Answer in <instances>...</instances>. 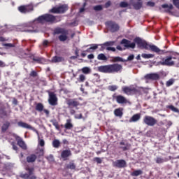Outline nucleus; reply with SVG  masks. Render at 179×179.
Returning <instances> with one entry per match:
<instances>
[{
  "instance_id": "aec40b11",
  "label": "nucleus",
  "mask_w": 179,
  "mask_h": 179,
  "mask_svg": "<svg viewBox=\"0 0 179 179\" xmlns=\"http://www.w3.org/2000/svg\"><path fill=\"white\" fill-rule=\"evenodd\" d=\"M141 120V114L137 113L134 115L129 120V122H136Z\"/></svg>"
},
{
  "instance_id": "a211bd4d",
  "label": "nucleus",
  "mask_w": 179,
  "mask_h": 179,
  "mask_svg": "<svg viewBox=\"0 0 179 179\" xmlns=\"http://www.w3.org/2000/svg\"><path fill=\"white\" fill-rule=\"evenodd\" d=\"M145 79H150L151 80H157L159 78L160 76H159V74L154 73H150V74H147L145 76Z\"/></svg>"
},
{
  "instance_id": "69168bd1",
  "label": "nucleus",
  "mask_w": 179,
  "mask_h": 179,
  "mask_svg": "<svg viewBox=\"0 0 179 179\" xmlns=\"http://www.w3.org/2000/svg\"><path fill=\"white\" fill-rule=\"evenodd\" d=\"M11 145H13V149L14 150H17V146L15 145V143H12Z\"/></svg>"
},
{
  "instance_id": "f03ea898",
  "label": "nucleus",
  "mask_w": 179,
  "mask_h": 179,
  "mask_svg": "<svg viewBox=\"0 0 179 179\" xmlns=\"http://www.w3.org/2000/svg\"><path fill=\"white\" fill-rule=\"evenodd\" d=\"M134 43L137 44L138 48H142L143 50H150V51L155 52L159 55L166 53V50H160L155 45H149L147 41L142 40L141 38H136L134 39Z\"/></svg>"
},
{
  "instance_id": "864d4df0",
  "label": "nucleus",
  "mask_w": 179,
  "mask_h": 179,
  "mask_svg": "<svg viewBox=\"0 0 179 179\" xmlns=\"http://www.w3.org/2000/svg\"><path fill=\"white\" fill-rule=\"evenodd\" d=\"M155 3L153 1H148L147 2V6H150L151 8H153L155 6Z\"/></svg>"
},
{
  "instance_id": "412c9836",
  "label": "nucleus",
  "mask_w": 179,
  "mask_h": 179,
  "mask_svg": "<svg viewBox=\"0 0 179 179\" xmlns=\"http://www.w3.org/2000/svg\"><path fill=\"white\" fill-rule=\"evenodd\" d=\"M32 60L34 62H37V64H44V62H45V59L43 57H33Z\"/></svg>"
},
{
  "instance_id": "774afa93",
  "label": "nucleus",
  "mask_w": 179,
  "mask_h": 179,
  "mask_svg": "<svg viewBox=\"0 0 179 179\" xmlns=\"http://www.w3.org/2000/svg\"><path fill=\"white\" fill-rule=\"evenodd\" d=\"M116 48L119 50V51H122L124 49H122V48L121 47V45H117L116 47Z\"/></svg>"
},
{
  "instance_id": "13d9d810",
  "label": "nucleus",
  "mask_w": 179,
  "mask_h": 179,
  "mask_svg": "<svg viewBox=\"0 0 179 179\" xmlns=\"http://www.w3.org/2000/svg\"><path fill=\"white\" fill-rule=\"evenodd\" d=\"M3 47H13L12 43H1Z\"/></svg>"
},
{
  "instance_id": "a878e982",
  "label": "nucleus",
  "mask_w": 179,
  "mask_h": 179,
  "mask_svg": "<svg viewBox=\"0 0 179 179\" xmlns=\"http://www.w3.org/2000/svg\"><path fill=\"white\" fill-rule=\"evenodd\" d=\"M122 108H117L114 110V114L115 115V117H120V118H121V117H122L123 115V113H122Z\"/></svg>"
},
{
  "instance_id": "c03bdc74",
  "label": "nucleus",
  "mask_w": 179,
  "mask_h": 179,
  "mask_svg": "<svg viewBox=\"0 0 179 179\" xmlns=\"http://www.w3.org/2000/svg\"><path fill=\"white\" fill-rule=\"evenodd\" d=\"M174 83V80L173 79H170L169 80H168L166 83V85L167 87L171 86Z\"/></svg>"
},
{
  "instance_id": "bf43d9fd",
  "label": "nucleus",
  "mask_w": 179,
  "mask_h": 179,
  "mask_svg": "<svg viewBox=\"0 0 179 179\" xmlns=\"http://www.w3.org/2000/svg\"><path fill=\"white\" fill-rule=\"evenodd\" d=\"M134 58H135V55H130L128 58H127V61H132L134 60Z\"/></svg>"
},
{
  "instance_id": "ddd939ff",
  "label": "nucleus",
  "mask_w": 179,
  "mask_h": 179,
  "mask_svg": "<svg viewBox=\"0 0 179 179\" xmlns=\"http://www.w3.org/2000/svg\"><path fill=\"white\" fill-rule=\"evenodd\" d=\"M113 166L118 169H123L124 167H127V162L124 159H119L113 162Z\"/></svg>"
},
{
  "instance_id": "0eeeda50",
  "label": "nucleus",
  "mask_w": 179,
  "mask_h": 179,
  "mask_svg": "<svg viewBox=\"0 0 179 179\" xmlns=\"http://www.w3.org/2000/svg\"><path fill=\"white\" fill-rule=\"evenodd\" d=\"M48 94V103L50 106H57L58 105V97L57 96V94L54 92H51L50 90L47 91Z\"/></svg>"
},
{
  "instance_id": "3c124183",
  "label": "nucleus",
  "mask_w": 179,
  "mask_h": 179,
  "mask_svg": "<svg viewBox=\"0 0 179 179\" xmlns=\"http://www.w3.org/2000/svg\"><path fill=\"white\" fill-rule=\"evenodd\" d=\"M102 9H103V6H101V5L94 6V10H101Z\"/></svg>"
},
{
  "instance_id": "f8f14e48",
  "label": "nucleus",
  "mask_w": 179,
  "mask_h": 179,
  "mask_svg": "<svg viewBox=\"0 0 179 179\" xmlns=\"http://www.w3.org/2000/svg\"><path fill=\"white\" fill-rule=\"evenodd\" d=\"M17 125L18 127H21V128H26L27 129H32V131H34V132H36V134H37V135L38 136V131H37L33 127L30 126V124L23 122H18Z\"/></svg>"
},
{
  "instance_id": "de8ad7c7",
  "label": "nucleus",
  "mask_w": 179,
  "mask_h": 179,
  "mask_svg": "<svg viewBox=\"0 0 179 179\" xmlns=\"http://www.w3.org/2000/svg\"><path fill=\"white\" fill-rule=\"evenodd\" d=\"M169 108L174 113H179L178 108L174 107L173 105L169 106Z\"/></svg>"
},
{
  "instance_id": "e433bc0d",
  "label": "nucleus",
  "mask_w": 179,
  "mask_h": 179,
  "mask_svg": "<svg viewBox=\"0 0 179 179\" xmlns=\"http://www.w3.org/2000/svg\"><path fill=\"white\" fill-rule=\"evenodd\" d=\"M134 9L139 10L142 8V2H136L133 4Z\"/></svg>"
},
{
  "instance_id": "a19ab883",
  "label": "nucleus",
  "mask_w": 179,
  "mask_h": 179,
  "mask_svg": "<svg viewBox=\"0 0 179 179\" xmlns=\"http://www.w3.org/2000/svg\"><path fill=\"white\" fill-rule=\"evenodd\" d=\"M91 47L90 48V49L91 50V51H94L95 50H97V48H99V45H97V44H92L90 45Z\"/></svg>"
},
{
  "instance_id": "6e6d98bb",
  "label": "nucleus",
  "mask_w": 179,
  "mask_h": 179,
  "mask_svg": "<svg viewBox=\"0 0 179 179\" xmlns=\"http://www.w3.org/2000/svg\"><path fill=\"white\" fill-rule=\"evenodd\" d=\"M106 50L107 51H113V52H115L116 51L115 48H113V47H107Z\"/></svg>"
},
{
  "instance_id": "4468645a",
  "label": "nucleus",
  "mask_w": 179,
  "mask_h": 179,
  "mask_svg": "<svg viewBox=\"0 0 179 179\" xmlns=\"http://www.w3.org/2000/svg\"><path fill=\"white\" fill-rule=\"evenodd\" d=\"M120 44H122L125 48H135V43H131L129 40L122 39L120 42Z\"/></svg>"
},
{
  "instance_id": "20e7f679",
  "label": "nucleus",
  "mask_w": 179,
  "mask_h": 179,
  "mask_svg": "<svg viewBox=\"0 0 179 179\" xmlns=\"http://www.w3.org/2000/svg\"><path fill=\"white\" fill-rule=\"evenodd\" d=\"M122 91L125 94L128 96H132L133 94H136V93H141L145 90V88L143 87H138L136 85H130L129 87H123Z\"/></svg>"
},
{
  "instance_id": "cd10ccee",
  "label": "nucleus",
  "mask_w": 179,
  "mask_h": 179,
  "mask_svg": "<svg viewBox=\"0 0 179 179\" xmlns=\"http://www.w3.org/2000/svg\"><path fill=\"white\" fill-rule=\"evenodd\" d=\"M52 146L53 148H55V149H58L59 146H61V142L58 139H55L52 141Z\"/></svg>"
},
{
  "instance_id": "052dcab7",
  "label": "nucleus",
  "mask_w": 179,
  "mask_h": 179,
  "mask_svg": "<svg viewBox=\"0 0 179 179\" xmlns=\"http://www.w3.org/2000/svg\"><path fill=\"white\" fill-rule=\"evenodd\" d=\"M111 6V1H109L106 3L105 8H109V6Z\"/></svg>"
},
{
  "instance_id": "603ef678",
  "label": "nucleus",
  "mask_w": 179,
  "mask_h": 179,
  "mask_svg": "<svg viewBox=\"0 0 179 179\" xmlns=\"http://www.w3.org/2000/svg\"><path fill=\"white\" fill-rule=\"evenodd\" d=\"M173 5L179 9V0H173Z\"/></svg>"
},
{
  "instance_id": "7ed1b4c3",
  "label": "nucleus",
  "mask_w": 179,
  "mask_h": 179,
  "mask_svg": "<svg viewBox=\"0 0 179 179\" xmlns=\"http://www.w3.org/2000/svg\"><path fill=\"white\" fill-rule=\"evenodd\" d=\"M99 72L102 73H121L122 72V65L115 63L105 66H98Z\"/></svg>"
},
{
  "instance_id": "4c0bfd02",
  "label": "nucleus",
  "mask_w": 179,
  "mask_h": 179,
  "mask_svg": "<svg viewBox=\"0 0 179 179\" xmlns=\"http://www.w3.org/2000/svg\"><path fill=\"white\" fill-rule=\"evenodd\" d=\"M67 34H62V35L59 36V40L60 41H66L68 36Z\"/></svg>"
},
{
  "instance_id": "39448f33",
  "label": "nucleus",
  "mask_w": 179,
  "mask_h": 179,
  "mask_svg": "<svg viewBox=\"0 0 179 179\" xmlns=\"http://www.w3.org/2000/svg\"><path fill=\"white\" fill-rule=\"evenodd\" d=\"M24 169L27 173H21L20 174L21 178L37 179V176H36V175L34 174V167L26 166Z\"/></svg>"
},
{
  "instance_id": "37998d69",
  "label": "nucleus",
  "mask_w": 179,
  "mask_h": 179,
  "mask_svg": "<svg viewBox=\"0 0 179 179\" xmlns=\"http://www.w3.org/2000/svg\"><path fill=\"white\" fill-rule=\"evenodd\" d=\"M29 76H31V78H36V76H38V74L37 73V71H31Z\"/></svg>"
},
{
  "instance_id": "8fccbe9b",
  "label": "nucleus",
  "mask_w": 179,
  "mask_h": 179,
  "mask_svg": "<svg viewBox=\"0 0 179 179\" xmlns=\"http://www.w3.org/2000/svg\"><path fill=\"white\" fill-rule=\"evenodd\" d=\"M94 160L98 164H101V163L103 162V160H101V158L100 157H95L94 158Z\"/></svg>"
},
{
  "instance_id": "e2e57ef3",
  "label": "nucleus",
  "mask_w": 179,
  "mask_h": 179,
  "mask_svg": "<svg viewBox=\"0 0 179 179\" xmlns=\"http://www.w3.org/2000/svg\"><path fill=\"white\" fill-rule=\"evenodd\" d=\"M62 142L64 145H69V141H68L66 139H63Z\"/></svg>"
},
{
  "instance_id": "c756f323",
  "label": "nucleus",
  "mask_w": 179,
  "mask_h": 179,
  "mask_svg": "<svg viewBox=\"0 0 179 179\" xmlns=\"http://www.w3.org/2000/svg\"><path fill=\"white\" fill-rule=\"evenodd\" d=\"M81 71L83 72V73H84L85 75H89V73H92V69L90 67H83L81 69Z\"/></svg>"
},
{
  "instance_id": "f257e3e1",
  "label": "nucleus",
  "mask_w": 179,
  "mask_h": 179,
  "mask_svg": "<svg viewBox=\"0 0 179 179\" xmlns=\"http://www.w3.org/2000/svg\"><path fill=\"white\" fill-rule=\"evenodd\" d=\"M59 22V20H57V17L51 14H44L39 16L32 22H27L19 26L20 31H27V33H36L37 32V27L40 23L44 24V23H57Z\"/></svg>"
},
{
  "instance_id": "2eb2a0df",
  "label": "nucleus",
  "mask_w": 179,
  "mask_h": 179,
  "mask_svg": "<svg viewBox=\"0 0 179 179\" xmlns=\"http://www.w3.org/2000/svg\"><path fill=\"white\" fill-rule=\"evenodd\" d=\"M71 156H72V151L70 149L64 150L61 152V157L64 160H68V158Z\"/></svg>"
},
{
  "instance_id": "dca6fc26",
  "label": "nucleus",
  "mask_w": 179,
  "mask_h": 179,
  "mask_svg": "<svg viewBox=\"0 0 179 179\" xmlns=\"http://www.w3.org/2000/svg\"><path fill=\"white\" fill-rule=\"evenodd\" d=\"M115 100L118 104H127L128 103V99L125 98L124 96L118 95L115 96Z\"/></svg>"
},
{
  "instance_id": "5701e85b",
  "label": "nucleus",
  "mask_w": 179,
  "mask_h": 179,
  "mask_svg": "<svg viewBox=\"0 0 179 179\" xmlns=\"http://www.w3.org/2000/svg\"><path fill=\"white\" fill-rule=\"evenodd\" d=\"M64 128L65 129H72V128H73V124H72V120L71 119L66 120V122L64 124Z\"/></svg>"
},
{
  "instance_id": "f704fd0d",
  "label": "nucleus",
  "mask_w": 179,
  "mask_h": 179,
  "mask_svg": "<svg viewBox=\"0 0 179 179\" xmlns=\"http://www.w3.org/2000/svg\"><path fill=\"white\" fill-rule=\"evenodd\" d=\"M97 59H99V61H107V57L105 54L101 53L98 55Z\"/></svg>"
},
{
  "instance_id": "4d7b16f0",
  "label": "nucleus",
  "mask_w": 179,
  "mask_h": 179,
  "mask_svg": "<svg viewBox=\"0 0 179 179\" xmlns=\"http://www.w3.org/2000/svg\"><path fill=\"white\" fill-rule=\"evenodd\" d=\"M75 118L76 120H82V118H83V115H82V113L80 114H77V115H75Z\"/></svg>"
},
{
  "instance_id": "6e6552de",
  "label": "nucleus",
  "mask_w": 179,
  "mask_h": 179,
  "mask_svg": "<svg viewBox=\"0 0 179 179\" xmlns=\"http://www.w3.org/2000/svg\"><path fill=\"white\" fill-rule=\"evenodd\" d=\"M143 121L148 127H155L157 124V120L155 117L149 115L144 116Z\"/></svg>"
},
{
  "instance_id": "0e129e2a",
  "label": "nucleus",
  "mask_w": 179,
  "mask_h": 179,
  "mask_svg": "<svg viewBox=\"0 0 179 179\" xmlns=\"http://www.w3.org/2000/svg\"><path fill=\"white\" fill-rule=\"evenodd\" d=\"M94 76H96V82H99V80L100 79V76L98 73H95V74H94Z\"/></svg>"
},
{
  "instance_id": "49530a36",
  "label": "nucleus",
  "mask_w": 179,
  "mask_h": 179,
  "mask_svg": "<svg viewBox=\"0 0 179 179\" xmlns=\"http://www.w3.org/2000/svg\"><path fill=\"white\" fill-rule=\"evenodd\" d=\"M120 8H128V3L125 1H122L120 3Z\"/></svg>"
},
{
  "instance_id": "f3484780",
  "label": "nucleus",
  "mask_w": 179,
  "mask_h": 179,
  "mask_svg": "<svg viewBox=\"0 0 179 179\" xmlns=\"http://www.w3.org/2000/svg\"><path fill=\"white\" fill-rule=\"evenodd\" d=\"M16 141H17V145H18V146H20V148H22V149H23L24 150H26V149H27L26 143H24V141H23V139H22V138L17 136Z\"/></svg>"
},
{
  "instance_id": "ea45409f",
  "label": "nucleus",
  "mask_w": 179,
  "mask_h": 179,
  "mask_svg": "<svg viewBox=\"0 0 179 179\" xmlns=\"http://www.w3.org/2000/svg\"><path fill=\"white\" fill-rule=\"evenodd\" d=\"M108 90L110 92H115L117 89H118V87L117 85H110L108 87Z\"/></svg>"
},
{
  "instance_id": "b1692460",
  "label": "nucleus",
  "mask_w": 179,
  "mask_h": 179,
  "mask_svg": "<svg viewBox=\"0 0 179 179\" xmlns=\"http://www.w3.org/2000/svg\"><path fill=\"white\" fill-rule=\"evenodd\" d=\"M55 34H68V31L62 28L55 29Z\"/></svg>"
},
{
  "instance_id": "1a4fd4ad",
  "label": "nucleus",
  "mask_w": 179,
  "mask_h": 179,
  "mask_svg": "<svg viewBox=\"0 0 179 179\" xmlns=\"http://www.w3.org/2000/svg\"><path fill=\"white\" fill-rule=\"evenodd\" d=\"M106 26L112 33H115V31H118L120 30V26L118 24L113 21L106 22Z\"/></svg>"
},
{
  "instance_id": "72a5a7b5",
  "label": "nucleus",
  "mask_w": 179,
  "mask_h": 179,
  "mask_svg": "<svg viewBox=\"0 0 179 179\" xmlns=\"http://www.w3.org/2000/svg\"><path fill=\"white\" fill-rule=\"evenodd\" d=\"M10 125V123L9 122H6L1 127L2 132H6V130L8 129V128H9Z\"/></svg>"
},
{
  "instance_id": "09e8293b",
  "label": "nucleus",
  "mask_w": 179,
  "mask_h": 179,
  "mask_svg": "<svg viewBox=\"0 0 179 179\" xmlns=\"http://www.w3.org/2000/svg\"><path fill=\"white\" fill-rule=\"evenodd\" d=\"M38 145L43 148L45 145V141L43 139H38Z\"/></svg>"
},
{
  "instance_id": "79ce46f5",
  "label": "nucleus",
  "mask_w": 179,
  "mask_h": 179,
  "mask_svg": "<svg viewBox=\"0 0 179 179\" xmlns=\"http://www.w3.org/2000/svg\"><path fill=\"white\" fill-rule=\"evenodd\" d=\"M86 80V76L83 74L79 76L78 82H85Z\"/></svg>"
},
{
  "instance_id": "9d476101",
  "label": "nucleus",
  "mask_w": 179,
  "mask_h": 179,
  "mask_svg": "<svg viewBox=\"0 0 179 179\" xmlns=\"http://www.w3.org/2000/svg\"><path fill=\"white\" fill-rule=\"evenodd\" d=\"M34 9V7L33 6V3L21 6L18 8V10L21 13H29V12H33Z\"/></svg>"
},
{
  "instance_id": "6ab92c4d",
  "label": "nucleus",
  "mask_w": 179,
  "mask_h": 179,
  "mask_svg": "<svg viewBox=\"0 0 179 179\" xmlns=\"http://www.w3.org/2000/svg\"><path fill=\"white\" fill-rule=\"evenodd\" d=\"M69 107H78L79 106V101L75 99H70L67 101Z\"/></svg>"
},
{
  "instance_id": "7c9ffc66",
  "label": "nucleus",
  "mask_w": 179,
  "mask_h": 179,
  "mask_svg": "<svg viewBox=\"0 0 179 179\" xmlns=\"http://www.w3.org/2000/svg\"><path fill=\"white\" fill-rule=\"evenodd\" d=\"M156 163H157L158 164H161L162 163H164L166 162H169V159L168 158H160V157H157V159H155Z\"/></svg>"
},
{
  "instance_id": "473e14b6",
  "label": "nucleus",
  "mask_w": 179,
  "mask_h": 179,
  "mask_svg": "<svg viewBox=\"0 0 179 179\" xmlns=\"http://www.w3.org/2000/svg\"><path fill=\"white\" fill-rule=\"evenodd\" d=\"M141 57H142V58H144L145 59H149L150 58H155V55L143 53L141 55Z\"/></svg>"
},
{
  "instance_id": "680f3d73",
  "label": "nucleus",
  "mask_w": 179,
  "mask_h": 179,
  "mask_svg": "<svg viewBox=\"0 0 179 179\" xmlns=\"http://www.w3.org/2000/svg\"><path fill=\"white\" fill-rule=\"evenodd\" d=\"M88 59H94V55L91 54L87 56Z\"/></svg>"
},
{
  "instance_id": "58836bf2",
  "label": "nucleus",
  "mask_w": 179,
  "mask_h": 179,
  "mask_svg": "<svg viewBox=\"0 0 179 179\" xmlns=\"http://www.w3.org/2000/svg\"><path fill=\"white\" fill-rule=\"evenodd\" d=\"M113 62H125V60L120 57H113Z\"/></svg>"
},
{
  "instance_id": "bb28decb",
  "label": "nucleus",
  "mask_w": 179,
  "mask_h": 179,
  "mask_svg": "<svg viewBox=\"0 0 179 179\" xmlns=\"http://www.w3.org/2000/svg\"><path fill=\"white\" fill-rule=\"evenodd\" d=\"M62 61H64V57H62L55 56L52 59V62L54 63L62 62Z\"/></svg>"
},
{
  "instance_id": "393cba45",
  "label": "nucleus",
  "mask_w": 179,
  "mask_h": 179,
  "mask_svg": "<svg viewBox=\"0 0 179 179\" xmlns=\"http://www.w3.org/2000/svg\"><path fill=\"white\" fill-rule=\"evenodd\" d=\"M114 44H115V41H108L104 43L103 44H101L100 45L101 46V50L103 51V50H104V47H110V45H114Z\"/></svg>"
},
{
  "instance_id": "a18cd8bd",
  "label": "nucleus",
  "mask_w": 179,
  "mask_h": 179,
  "mask_svg": "<svg viewBox=\"0 0 179 179\" xmlns=\"http://www.w3.org/2000/svg\"><path fill=\"white\" fill-rule=\"evenodd\" d=\"M68 169H70L71 170H75L76 169V165H75L73 163H70L67 166Z\"/></svg>"
},
{
  "instance_id": "2f4dec72",
  "label": "nucleus",
  "mask_w": 179,
  "mask_h": 179,
  "mask_svg": "<svg viewBox=\"0 0 179 179\" xmlns=\"http://www.w3.org/2000/svg\"><path fill=\"white\" fill-rule=\"evenodd\" d=\"M36 111H39V113H41L43 110H44V105L41 103H38L36 106Z\"/></svg>"
},
{
  "instance_id": "9b49d317",
  "label": "nucleus",
  "mask_w": 179,
  "mask_h": 179,
  "mask_svg": "<svg viewBox=\"0 0 179 179\" xmlns=\"http://www.w3.org/2000/svg\"><path fill=\"white\" fill-rule=\"evenodd\" d=\"M66 10H68V6L62 5L59 7L52 8L50 12H52V13H64Z\"/></svg>"
},
{
  "instance_id": "c85d7f7f",
  "label": "nucleus",
  "mask_w": 179,
  "mask_h": 179,
  "mask_svg": "<svg viewBox=\"0 0 179 179\" xmlns=\"http://www.w3.org/2000/svg\"><path fill=\"white\" fill-rule=\"evenodd\" d=\"M142 174H143V171H142V170H141V169L134 171L131 173L132 177H138V176H141V175H142Z\"/></svg>"
},
{
  "instance_id": "338daca9",
  "label": "nucleus",
  "mask_w": 179,
  "mask_h": 179,
  "mask_svg": "<svg viewBox=\"0 0 179 179\" xmlns=\"http://www.w3.org/2000/svg\"><path fill=\"white\" fill-rule=\"evenodd\" d=\"M43 45H44V47H47V45H48V41H44Z\"/></svg>"
},
{
  "instance_id": "423d86ee",
  "label": "nucleus",
  "mask_w": 179,
  "mask_h": 179,
  "mask_svg": "<svg viewBox=\"0 0 179 179\" xmlns=\"http://www.w3.org/2000/svg\"><path fill=\"white\" fill-rule=\"evenodd\" d=\"M157 65H162L163 66H173L175 64L174 61H173V57L167 56L166 57H163L162 61L157 63Z\"/></svg>"
},
{
  "instance_id": "4be33fe9",
  "label": "nucleus",
  "mask_w": 179,
  "mask_h": 179,
  "mask_svg": "<svg viewBox=\"0 0 179 179\" xmlns=\"http://www.w3.org/2000/svg\"><path fill=\"white\" fill-rule=\"evenodd\" d=\"M36 159H37V156L34 154H32V155L27 157V162L28 163H34V162H36Z\"/></svg>"
},
{
  "instance_id": "5fc2aeb1",
  "label": "nucleus",
  "mask_w": 179,
  "mask_h": 179,
  "mask_svg": "<svg viewBox=\"0 0 179 179\" xmlns=\"http://www.w3.org/2000/svg\"><path fill=\"white\" fill-rule=\"evenodd\" d=\"M46 159L48 160V162H52L54 160V156H52V155H50L46 157Z\"/></svg>"
},
{
  "instance_id": "c9c22d12",
  "label": "nucleus",
  "mask_w": 179,
  "mask_h": 179,
  "mask_svg": "<svg viewBox=\"0 0 179 179\" xmlns=\"http://www.w3.org/2000/svg\"><path fill=\"white\" fill-rule=\"evenodd\" d=\"M50 122L55 127V129H57V131H59V124H58L57 120L52 119L50 120Z\"/></svg>"
}]
</instances>
